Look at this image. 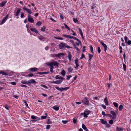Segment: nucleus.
<instances>
[{
	"label": "nucleus",
	"mask_w": 131,
	"mask_h": 131,
	"mask_svg": "<svg viewBox=\"0 0 131 131\" xmlns=\"http://www.w3.org/2000/svg\"><path fill=\"white\" fill-rule=\"evenodd\" d=\"M24 102L25 103V105L28 108H29V107L28 106V105L27 103V101L26 100H25L24 101Z\"/></svg>",
	"instance_id": "42"
},
{
	"label": "nucleus",
	"mask_w": 131,
	"mask_h": 131,
	"mask_svg": "<svg viewBox=\"0 0 131 131\" xmlns=\"http://www.w3.org/2000/svg\"><path fill=\"white\" fill-rule=\"evenodd\" d=\"M98 52L99 53H100L101 52V49L99 47L97 48Z\"/></svg>",
	"instance_id": "52"
},
{
	"label": "nucleus",
	"mask_w": 131,
	"mask_h": 131,
	"mask_svg": "<svg viewBox=\"0 0 131 131\" xmlns=\"http://www.w3.org/2000/svg\"><path fill=\"white\" fill-rule=\"evenodd\" d=\"M45 28H45V26H43V27H42L41 28V30L42 31H43V32L45 31Z\"/></svg>",
	"instance_id": "36"
},
{
	"label": "nucleus",
	"mask_w": 131,
	"mask_h": 131,
	"mask_svg": "<svg viewBox=\"0 0 131 131\" xmlns=\"http://www.w3.org/2000/svg\"><path fill=\"white\" fill-rule=\"evenodd\" d=\"M114 106L116 107H118V105L117 103L114 102L113 103Z\"/></svg>",
	"instance_id": "35"
},
{
	"label": "nucleus",
	"mask_w": 131,
	"mask_h": 131,
	"mask_svg": "<svg viewBox=\"0 0 131 131\" xmlns=\"http://www.w3.org/2000/svg\"><path fill=\"white\" fill-rule=\"evenodd\" d=\"M23 9L24 10L27 12L28 13V15H30V14H31L32 13V12L30 9H27L24 7L23 8Z\"/></svg>",
	"instance_id": "5"
},
{
	"label": "nucleus",
	"mask_w": 131,
	"mask_h": 131,
	"mask_svg": "<svg viewBox=\"0 0 131 131\" xmlns=\"http://www.w3.org/2000/svg\"><path fill=\"white\" fill-rule=\"evenodd\" d=\"M30 30L34 32L35 33H38V31L35 28H31L30 29Z\"/></svg>",
	"instance_id": "20"
},
{
	"label": "nucleus",
	"mask_w": 131,
	"mask_h": 131,
	"mask_svg": "<svg viewBox=\"0 0 131 131\" xmlns=\"http://www.w3.org/2000/svg\"><path fill=\"white\" fill-rule=\"evenodd\" d=\"M68 122V121H62V122L64 124H66Z\"/></svg>",
	"instance_id": "47"
},
{
	"label": "nucleus",
	"mask_w": 131,
	"mask_h": 131,
	"mask_svg": "<svg viewBox=\"0 0 131 131\" xmlns=\"http://www.w3.org/2000/svg\"><path fill=\"white\" fill-rule=\"evenodd\" d=\"M102 114L103 115H104L105 116H106V114H105V112L104 111L102 112Z\"/></svg>",
	"instance_id": "59"
},
{
	"label": "nucleus",
	"mask_w": 131,
	"mask_h": 131,
	"mask_svg": "<svg viewBox=\"0 0 131 131\" xmlns=\"http://www.w3.org/2000/svg\"><path fill=\"white\" fill-rule=\"evenodd\" d=\"M104 101L105 104L107 106L108 105V102L107 97H105L104 100Z\"/></svg>",
	"instance_id": "17"
},
{
	"label": "nucleus",
	"mask_w": 131,
	"mask_h": 131,
	"mask_svg": "<svg viewBox=\"0 0 131 131\" xmlns=\"http://www.w3.org/2000/svg\"><path fill=\"white\" fill-rule=\"evenodd\" d=\"M84 117L86 118L88 117V116L86 115V114L85 113V112H84Z\"/></svg>",
	"instance_id": "55"
},
{
	"label": "nucleus",
	"mask_w": 131,
	"mask_h": 131,
	"mask_svg": "<svg viewBox=\"0 0 131 131\" xmlns=\"http://www.w3.org/2000/svg\"><path fill=\"white\" fill-rule=\"evenodd\" d=\"M84 112L86 114V115L88 116V115L91 112V111H85Z\"/></svg>",
	"instance_id": "27"
},
{
	"label": "nucleus",
	"mask_w": 131,
	"mask_h": 131,
	"mask_svg": "<svg viewBox=\"0 0 131 131\" xmlns=\"http://www.w3.org/2000/svg\"><path fill=\"white\" fill-rule=\"evenodd\" d=\"M112 117V119H115L116 117V115H113Z\"/></svg>",
	"instance_id": "49"
},
{
	"label": "nucleus",
	"mask_w": 131,
	"mask_h": 131,
	"mask_svg": "<svg viewBox=\"0 0 131 131\" xmlns=\"http://www.w3.org/2000/svg\"><path fill=\"white\" fill-rule=\"evenodd\" d=\"M100 121L102 124H106L107 123V122L104 120L103 119H100Z\"/></svg>",
	"instance_id": "19"
},
{
	"label": "nucleus",
	"mask_w": 131,
	"mask_h": 131,
	"mask_svg": "<svg viewBox=\"0 0 131 131\" xmlns=\"http://www.w3.org/2000/svg\"><path fill=\"white\" fill-rule=\"evenodd\" d=\"M64 25L65 26V27L67 29L69 27L66 24L64 23Z\"/></svg>",
	"instance_id": "60"
},
{
	"label": "nucleus",
	"mask_w": 131,
	"mask_h": 131,
	"mask_svg": "<svg viewBox=\"0 0 131 131\" xmlns=\"http://www.w3.org/2000/svg\"><path fill=\"white\" fill-rule=\"evenodd\" d=\"M123 108V106L122 105H121L119 107V110L120 111L122 110Z\"/></svg>",
	"instance_id": "26"
},
{
	"label": "nucleus",
	"mask_w": 131,
	"mask_h": 131,
	"mask_svg": "<svg viewBox=\"0 0 131 131\" xmlns=\"http://www.w3.org/2000/svg\"><path fill=\"white\" fill-rule=\"evenodd\" d=\"M55 88L57 90H59L61 92L63 91H66L67 89H69V87H67L64 88H60L59 87H55Z\"/></svg>",
	"instance_id": "2"
},
{
	"label": "nucleus",
	"mask_w": 131,
	"mask_h": 131,
	"mask_svg": "<svg viewBox=\"0 0 131 131\" xmlns=\"http://www.w3.org/2000/svg\"><path fill=\"white\" fill-rule=\"evenodd\" d=\"M68 35H63L62 36H63V37L65 38H68Z\"/></svg>",
	"instance_id": "61"
},
{
	"label": "nucleus",
	"mask_w": 131,
	"mask_h": 131,
	"mask_svg": "<svg viewBox=\"0 0 131 131\" xmlns=\"http://www.w3.org/2000/svg\"><path fill=\"white\" fill-rule=\"evenodd\" d=\"M82 101L84 103L85 105L87 106L89 105V102L87 98L86 97H84V99L82 100Z\"/></svg>",
	"instance_id": "3"
},
{
	"label": "nucleus",
	"mask_w": 131,
	"mask_h": 131,
	"mask_svg": "<svg viewBox=\"0 0 131 131\" xmlns=\"http://www.w3.org/2000/svg\"><path fill=\"white\" fill-rule=\"evenodd\" d=\"M59 63L56 61L52 62L50 63H47V64L50 67V68H54L53 65L58 67Z\"/></svg>",
	"instance_id": "1"
},
{
	"label": "nucleus",
	"mask_w": 131,
	"mask_h": 131,
	"mask_svg": "<svg viewBox=\"0 0 131 131\" xmlns=\"http://www.w3.org/2000/svg\"><path fill=\"white\" fill-rule=\"evenodd\" d=\"M89 60H90L93 57V55L90 54H89Z\"/></svg>",
	"instance_id": "33"
},
{
	"label": "nucleus",
	"mask_w": 131,
	"mask_h": 131,
	"mask_svg": "<svg viewBox=\"0 0 131 131\" xmlns=\"http://www.w3.org/2000/svg\"><path fill=\"white\" fill-rule=\"evenodd\" d=\"M77 122V120H76L75 118L73 119V122L75 124L76 123V122Z\"/></svg>",
	"instance_id": "56"
},
{
	"label": "nucleus",
	"mask_w": 131,
	"mask_h": 131,
	"mask_svg": "<svg viewBox=\"0 0 131 131\" xmlns=\"http://www.w3.org/2000/svg\"><path fill=\"white\" fill-rule=\"evenodd\" d=\"M34 75L32 73H30L28 75V76L29 77H32Z\"/></svg>",
	"instance_id": "50"
},
{
	"label": "nucleus",
	"mask_w": 131,
	"mask_h": 131,
	"mask_svg": "<svg viewBox=\"0 0 131 131\" xmlns=\"http://www.w3.org/2000/svg\"><path fill=\"white\" fill-rule=\"evenodd\" d=\"M73 20L74 21V22L75 23H78V21L77 19V18H73Z\"/></svg>",
	"instance_id": "32"
},
{
	"label": "nucleus",
	"mask_w": 131,
	"mask_h": 131,
	"mask_svg": "<svg viewBox=\"0 0 131 131\" xmlns=\"http://www.w3.org/2000/svg\"><path fill=\"white\" fill-rule=\"evenodd\" d=\"M90 50L92 53L93 52V48L91 46H90Z\"/></svg>",
	"instance_id": "40"
},
{
	"label": "nucleus",
	"mask_w": 131,
	"mask_h": 131,
	"mask_svg": "<svg viewBox=\"0 0 131 131\" xmlns=\"http://www.w3.org/2000/svg\"><path fill=\"white\" fill-rule=\"evenodd\" d=\"M68 57L69 60V61H70L71 60V58L72 57V56L70 53V52L69 51H68Z\"/></svg>",
	"instance_id": "15"
},
{
	"label": "nucleus",
	"mask_w": 131,
	"mask_h": 131,
	"mask_svg": "<svg viewBox=\"0 0 131 131\" xmlns=\"http://www.w3.org/2000/svg\"><path fill=\"white\" fill-rule=\"evenodd\" d=\"M83 129L85 130V131H89L88 129L85 126L84 124H82V126Z\"/></svg>",
	"instance_id": "16"
},
{
	"label": "nucleus",
	"mask_w": 131,
	"mask_h": 131,
	"mask_svg": "<svg viewBox=\"0 0 131 131\" xmlns=\"http://www.w3.org/2000/svg\"><path fill=\"white\" fill-rule=\"evenodd\" d=\"M21 83L25 84H28V81L26 80H22L21 82Z\"/></svg>",
	"instance_id": "18"
},
{
	"label": "nucleus",
	"mask_w": 131,
	"mask_h": 131,
	"mask_svg": "<svg viewBox=\"0 0 131 131\" xmlns=\"http://www.w3.org/2000/svg\"><path fill=\"white\" fill-rule=\"evenodd\" d=\"M21 9L18 8L16 12L15 13V16H17L20 13L21 11Z\"/></svg>",
	"instance_id": "13"
},
{
	"label": "nucleus",
	"mask_w": 131,
	"mask_h": 131,
	"mask_svg": "<svg viewBox=\"0 0 131 131\" xmlns=\"http://www.w3.org/2000/svg\"><path fill=\"white\" fill-rule=\"evenodd\" d=\"M73 70V69L71 67H70L68 69V72H69V73H70V72H72V71Z\"/></svg>",
	"instance_id": "24"
},
{
	"label": "nucleus",
	"mask_w": 131,
	"mask_h": 131,
	"mask_svg": "<svg viewBox=\"0 0 131 131\" xmlns=\"http://www.w3.org/2000/svg\"><path fill=\"white\" fill-rule=\"evenodd\" d=\"M62 80L63 79L59 80L56 81L52 82L57 84H60L62 81Z\"/></svg>",
	"instance_id": "9"
},
{
	"label": "nucleus",
	"mask_w": 131,
	"mask_h": 131,
	"mask_svg": "<svg viewBox=\"0 0 131 131\" xmlns=\"http://www.w3.org/2000/svg\"><path fill=\"white\" fill-rule=\"evenodd\" d=\"M113 121L112 119L110 120H109V123L110 124H112L113 123Z\"/></svg>",
	"instance_id": "38"
},
{
	"label": "nucleus",
	"mask_w": 131,
	"mask_h": 131,
	"mask_svg": "<svg viewBox=\"0 0 131 131\" xmlns=\"http://www.w3.org/2000/svg\"><path fill=\"white\" fill-rule=\"evenodd\" d=\"M50 127V125H47V126L46 128L47 129H49Z\"/></svg>",
	"instance_id": "53"
},
{
	"label": "nucleus",
	"mask_w": 131,
	"mask_h": 131,
	"mask_svg": "<svg viewBox=\"0 0 131 131\" xmlns=\"http://www.w3.org/2000/svg\"><path fill=\"white\" fill-rule=\"evenodd\" d=\"M79 60L78 58L76 59L75 60V62L76 64V67H75L74 68H78L79 66V64H78V62Z\"/></svg>",
	"instance_id": "11"
},
{
	"label": "nucleus",
	"mask_w": 131,
	"mask_h": 131,
	"mask_svg": "<svg viewBox=\"0 0 131 131\" xmlns=\"http://www.w3.org/2000/svg\"><path fill=\"white\" fill-rule=\"evenodd\" d=\"M72 38L74 40H77L78 42H79L81 44V42L80 41V40L79 39H77L76 37H74L73 36Z\"/></svg>",
	"instance_id": "22"
},
{
	"label": "nucleus",
	"mask_w": 131,
	"mask_h": 131,
	"mask_svg": "<svg viewBox=\"0 0 131 131\" xmlns=\"http://www.w3.org/2000/svg\"><path fill=\"white\" fill-rule=\"evenodd\" d=\"M55 38L57 39H59V40H62L63 39V38L61 37L59 38V37H55Z\"/></svg>",
	"instance_id": "51"
},
{
	"label": "nucleus",
	"mask_w": 131,
	"mask_h": 131,
	"mask_svg": "<svg viewBox=\"0 0 131 131\" xmlns=\"http://www.w3.org/2000/svg\"><path fill=\"white\" fill-rule=\"evenodd\" d=\"M52 108L54 110L56 111H58L59 109V107L56 106H53L52 107Z\"/></svg>",
	"instance_id": "21"
},
{
	"label": "nucleus",
	"mask_w": 131,
	"mask_h": 131,
	"mask_svg": "<svg viewBox=\"0 0 131 131\" xmlns=\"http://www.w3.org/2000/svg\"><path fill=\"white\" fill-rule=\"evenodd\" d=\"M37 82L33 79H31L28 81V84H35Z\"/></svg>",
	"instance_id": "8"
},
{
	"label": "nucleus",
	"mask_w": 131,
	"mask_h": 131,
	"mask_svg": "<svg viewBox=\"0 0 131 131\" xmlns=\"http://www.w3.org/2000/svg\"><path fill=\"white\" fill-rule=\"evenodd\" d=\"M73 38V36H70L69 35L68 36V38L70 39H72V38Z\"/></svg>",
	"instance_id": "63"
},
{
	"label": "nucleus",
	"mask_w": 131,
	"mask_h": 131,
	"mask_svg": "<svg viewBox=\"0 0 131 131\" xmlns=\"http://www.w3.org/2000/svg\"><path fill=\"white\" fill-rule=\"evenodd\" d=\"M128 39V38L127 37H126V36H125V37L124 39H125V42L126 43L127 42V41Z\"/></svg>",
	"instance_id": "45"
},
{
	"label": "nucleus",
	"mask_w": 131,
	"mask_h": 131,
	"mask_svg": "<svg viewBox=\"0 0 131 131\" xmlns=\"http://www.w3.org/2000/svg\"><path fill=\"white\" fill-rule=\"evenodd\" d=\"M109 116L111 117H112V115L110 114H106V116Z\"/></svg>",
	"instance_id": "54"
},
{
	"label": "nucleus",
	"mask_w": 131,
	"mask_h": 131,
	"mask_svg": "<svg viewBox=\"0 0 131 131\" xmlns=\"http://www.w3.org/2000/svg\"><path fill=\"white\" fill-rule=\"evenodd\" d=\"M28 21L31 23H34V20L32 18H31L30 15H28Z\"/></svg>",
	"instance_id": "6"
},
{
	"label": "nucleus",
	"mask_w": 131,
	"mask_h": 131,
	"mask_svg": "<svg viewBox=\"0 0 131 131\" xmlns=\"http://www.w3.org/2000/svg\"><path fill=\"white\" fill-rule=\"evenodd\" d=\"M47 123L48 124H51L52 123V122L50 121L49 119L48 120L47 122Z\"/></svg>",
	"instance_id": "57"
},
{
	"label": "nucleus",
	"mask_w": 131,
	"mask_h": 131,
	"mask_svg": "<svg viewBox=\"0 0 131 131\" xmlns=\"http://www.w3.org/2000/svg\"><path fill=\"white\" fill-rule=\"evenodd\" d=\"M42 24L41 22L40 21H38L36 24V25L38 26H40Z\"/></svg>",
	"instance_id": "28"
},
{
	"label": "nucleus",
	"mask_w": 131,
	"mask_h": 131,
	"mask_svg": "<svg viewBox=\"0 0 131 131\" xmlns=\"http://www.w3.org/2000/svg\"><path fill=\"white\" fill-rule=\"evenodd\" d=\"M11 84L13 85H16V83L15 82H12L11 83Z\"/></svg>",
	"instance_id": "58"
},
{
	"label": "nucleus",
	"mask_w": 131,
	"mask_h": 131,
	"mask_svg": "<svg viewBox=\"0 0 131 131\" xmlns=\"http://www.w3.org/2000/svg\"><path fill=\"white\" fill-rule=\"evenodd\" d=\"M24 13H22L21 14L20 17L21 18H22L24 16Z\"/></svg>",
	"instance_id": "62"
},
{
	"label": "nucleus",
	"mask_w": 131,
	"mask_h": 131,
	"mask_svg": "<svg viewBox=\"0 0 131 131\" xmlns=\"http://www.w3.org/2000/svg\"><path fill=\"white\" fill-rule=\"evenodd\" d=\"M2 74L3 75H7L8 74L2 71Z\"/></svg>",
	"instance_id": "39"
},
{
	"label": "nucleus",
	"mask_w": 131,
	"mask_h": 131,
	"mask_svg": "<svg viewBox=\"0 0 131 131\" xmlns=\"http://www.w3.org/2000/svg\"><path fill=\"white\" fill-rule=\"evenodd\" d=\"M40 86H41L45 88L46 89L48 88V87L47 86H46V85H43V84H41Z\"/></svg>",
	"instance_id": "41"
},
{
	"label": "nucleus",
	"mask_w": 131,
	"mask_h": 131,
	"mask_svg": "<svg viewBox=\"0 0 131 131\" xmlns=\"http://www.w3.org/2000/svg\"><path fill=\"white\" fill-rule=\"evenodd\" d=\"M100 43L104 47V51H106V50L107 48V46L103 42H101Z\"/></svg>",
	"instance_id": "12"
},
{
	"label": "nucleus",
	"mask_w": 131,
	"mask_h": 131,
	"mask_svg": "<svg viewBox=\"0 0 131 131\" xmlns=\"http://www.w3.org/2000/svg\"><path fill=\"white\" fill-rule=\"evenodd\" d=\"M67 80H69L70 79V78L72 77V76L71 75H67Z\"/></svg>",
	"instance_id": "44"
},
{
	"label": "nucleus",
	"mask_w": 131,
	"mask_h": 131,
	"mask_svg": "<svg viewBox=\"0 0 131 131\" xmlns=\"http://www.w3.org/2000/svg\"><path fill=\"white\" fill-rule=\"evenodd\" d=\"M61 74L63 76H64L66 73V72L64 70H63L61 72Z\"/></svg>",
	"instance_id": "34"
},
{
	"label": "nucleus",
	"mask_w": 131,
	"mask_h": 131,
	"mask_svg": "<svg viewBox=\"0 0 131 131\" xmlns=\"http://www.w3.org/2000/svg\"><path fill=\"white\" fill-rule=\"evenodd\" d=\"M13 97L17 99H18V97L16 95H14L13 96Z\"/></svg>",
	"instance_id": "64"
},
{
	"label": "nucleus",
	"mask_w": 131,
	"mask_h": 131,
	"mask_svg": "<svg viewBox=\"0 0 131 131\" xmlns=\"http://www.w3.org/2000/svg\"><path fill=\"white\" fill-rule=\"evenodd\" d=\"M65 55V54L64 53H59L58 54H56L55 55V57L56 58H60V57L61 56H64Z\"/></svg>",
	"instance_id": "7"
},
{
	"label": "nucleus",
	"mask_w": 131,
	"mask_h": 131,
	"mask_svg": "<svg viewBox=\"0 0 131 131\" xmlns=\"http://www.w3.org/2000/svg\"><path fill=\"white\" fill-rule=\"evenodd\" d=\"M8 15H7L3 19L2 22H1V24H3V23H4L5 22V21H6V20L7 19V18H8Z\"/></svg>",
	"instance_id": "10"
},
{
	"label": "nucleus",
	"mask_w": 131,
	"mask_h": 131,
	"mask_svg": "<svg viewBox=\"0 0 131 131\" xmlns=\"http://www.w3.org/2000/svg\"><path fill=\"white\" fill-rule=\"evenodd\" d=\"M6 2L5 1L3 2L2 3H0V5L1 7H2L5 6L6 3Z\"/></svg>",
	"instance_id": "23"
},
{
	"label": "nucleus",
	"mask_w": 131,
	"mask_h": 131,
	"mask_svg": "<svg viewBox=\"0 0 131 131\" xmlns=\"http://www.w3.org/2000/svg\"><path fill=\"white\" fill-rule=\"evenodd\" d=\"M123 66L124 70L125 71H126V65L124 63L123 64Z\"/></svg>",
	"instance_id": "29"
},
{
	"label": "nucleus",
	"mask_w": 131,
	"mask_h": 131,
	"mask_svg": "<svg viewBox=\"0 0 131 131\" xmlns=\"http://www.w3.org/2000/svg\"><path fill=\"white\" fill-rule=\"evenodd\" d=\"M5 107L6 109L8 110L10 108L7 105H5Z\"/></svg>",
	"instance_id": "37"
},
{
	"label": "nucleus",
	"mask_w": 131,
	"mask_h": 131,
	"mask_svg": "<svg viewBox=\"0 0 131 131\" xmlns=\"http://www.w3.org/2000/svg\"><path fill=\"white\" fill-rule=\"evenodd\" d=\"M46 116H41V118L42 119H45L46 118L47 116V113H45Z\"/></svg>",
	"instance_id": "31"
},
{
	"label": "nucleus",
	"mask_w": 131,
	"mask_h": 131,
	"mask_svg": "<svg viewBox=\"0 0 131 131\" xmlns=\"http://www.w3.org/2000/svg\"><path fill=\"white\" fill-rule=\"evenodd\" d=\"M67 45V44L64 43L62 42H61L59 45V48L61 49H63L64 48L66 47V46Z\"/></svg>",
	"instance_id": "4"
},
{
	"label": "nucleus",
	"mask_w": 131,
	"mask_h": 131,
	"mask_svg": "<svg viewBox=\"0 0 131 131\" xmlns=\"http://www.w3.org/2000/svg\"><path fill=\"white\" fill-rule=\"evenodd\" d=\"M38 70L37 68H31L29 69V70L32 72H35L37 71Z\"/></svg>",
	"instance_id": "14"
},
{
	"label": "nucleus",
	"mask_w": 131,
	"mask_h": 131,
	"mask_svg": "<svg viewBox=\"0 0 131 131\" xmlns=\"http://www.w3.org/2000/svg\"><path fill=\"white\" fill-rule=\"evenodd\" d=\"M110 113L113 116V115H116V114L113 111H110Z\"/></svg>",
	"instance_id": "30"
},
{
	"label": "nucleus",
	"mask_w": 131,
	"mask_h": 131,
	"mask_svg": "<svg viewBox=\"0 0 131 131\" xmlns=\"http://www.w3.org/2000/svg\"><path fill=\"white\" fill-rule=\"evenodd\" d=\"M85 57L84 55L83 54H82L81 55V57L80 58V59H81L82 58H83Z\"/></svg>",
	"instance_id": "48"
},
{
	"label": "nucleus",
	"mask_w": 131,
	"mask_h": 131,
	"mask_svg": "<svg viewBox=\"0 0 131 131\" xmlns=\"http://www.w3.org/2000/svg\"><path fill=\"white\" fill-rule=\"evenodd\" d=\"M59 75H57L56 77V79H63V78L62 77H59Z\"/></svg>",
	"instance_id": "25"
},
{
	"label": "nucleus",
	"mask_w": 131,
	"mask_h": 131,
	"mask_svg": "<svg viewBox=\"0 0 131 131\" xmlns=\"http://www.w3.org/2000/svg\"><path fill=\"white\" fill-rule=\"evenodd\" d=\"M31 119H36V117L34 115L31 116Z\"/></svg>",
	"instance_id": "46"
},
{
	"label": "nucleus",
	"mask_w": 131,
	"mask_h": 131,
	"mask_svg": "<svg viewBox=\"0 0 131 131\" xmlns=\"http://www.w3.org/2000/svg\"><path fill=\"white\" fill-rule=\"evenodd\" d=\"M126 43L128 45H130L131 44V41L129 40L127 42V41Z\"/></svg>",
	"instance_id": "43"
}]
</instances>
